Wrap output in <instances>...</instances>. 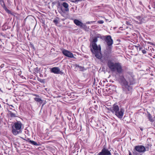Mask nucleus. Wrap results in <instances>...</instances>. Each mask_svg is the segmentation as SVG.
<instances>
[{
	"label": "nucleus",
	"mask_w": 155,
	"mask_h": 155,
	"mask_svg": "<svg viewBox=\"0 0 155 155\" xmlns=\"http://www.w3.org/2000/svg\"><path fill=\"white\" fill-rule=\"evenodd\" d=\"M51 72L56 74H60L61 71L60 70V68L58 67H54L51 68Z\"/></svg>",
	"instance_id": "obj_11"
},
{
	"label": "nucleus",
	"mask_w": 155,
	"mask_h": 155,
	"mask_svg": "<svg viewBox=\"0 0 155 155\" xmlns=\"http://www.w3.org/2000/svg\"><path fill=\"white\" fill-rule=\"evenodd\" d=\"M105 41L109 46H111L113 44V40L112 39L110 35L107 36V37Z\"/></svg>",
	"instance_id": "obj_10"
},
{
	"label": "nucleus",
	"mask_w": 155,
	"mask_h": 155,
	"mask_svg": "<svg viewBox=\"0 0 155 155\" xmlns=\"http://www.w3.org/2000/svg\"><path fill=\"white\" fill-rule=\"evenodd\" d=\"M5 9L8 13H10V11L8 10L6 7L5 8Z\"/></svg>",
	"instance_id": "obj_24"
},
{
	"label": "nucleus",
	"mask_w": 155,
	"mask_h": 155,
	"mask_svg": "<svg viewBox=\"0 0 155 155\" xmlns=\"http://www.w3.org/2000/svg\"><path fill=\"white\" fill-rule=\"evenodd\" d=\"M149 118H150V117H149ZM149 119H150V121L151 122H153V120H151L150 119V118H149Z\"/></svg>",
	"instance_id": "obj_33"
},
{
	"label": "nucleus",
	"mask_w": 155,
	"mask_h": 155,
	"mask_svg": "<svg viewBox=\"0 0 155 155\" xmlns=\"http://www.w3.org/2000/svg\"><path fill=\"white\" fill-rule=\"evenodd\" d=\"M11 106L12 107V105H10V106Z\"/></svg>",
	"instance_id": "obj_37"
},
{
	"label": "nucleus",
	"mask_w": 155,
	"mask_h": 155,
	"mask_svg": "<svg viewBox=\"0 0 155 155\" xmlns=\"http://www.w3.org/2000/svg\"><path fill=\"white\" fill-rule=\"evenodd\" d=\"M110 110L119 118L121 119L123 118L124 112L123 108H120L118 105L114 104L110 108Z\"/></svg>",
	"instance_id": "obj_3"
},
{
	"label": "nucleus",
	"mask_w": 155,
	"mask_h": 155,
	"mask_svg": "<svg viewBox=\"0 0 155 155\" xmlns=\"http://www.w3.org/2000/svg\"><path fill=\"white\" fill-rule=\"evenodd\" d=\"M91 50L92 53L94 54L97 58L100 59L101 61L104 63L105 61L104 58H102L101 54V47L100 45H97V44H90Z\"/></svg>",
	"instance_id": "obj_1"
},
{
	"label": "nucleus",
	"mask_w": 155,
	"mask_h": 155,
	"mask_svg": "<svg viewBox=\"0 0 155 155\" xmlns=\"http://www.w3.org/2000/svg\"><path fill=\"white\" fill-rule=\"evenodd\" d=\"M107 66L112 71H116L119 73H121L122 71V66L119 63H114L112 60H109L108 61Z\"/></svg>",
	"instance_id": "obj_2"
},
{
	"label": "nucleus",
	"mask_w": 155,
	"mask_h": 155,
	"mask_svg": "<svg viewBox=\"0 0 155 155\" xmlns=\"http://www.w3.org/2000/svg\"><path fill=\"white\" fill-rule=\"evenodd\" d=\"M53 22L56 24L57 25L58 23V20L56 19H55L53 20Z\"/></svg>",
	"instance_id": "obj_20"
},
{
	"label": "nucleus",
	"mask_w": 155,
	"mask_h": 155,
	"mask_svg": "<svg viewBox=\"0 0 155 155\" xmlns=\"http://www.w3.org/2000/svg\"><path fill=\"white\" fill-rule=\"evenodd\" d=\"M28 140H29V142L31 144H32V145L38 146V145L37 144V143L35 141L33 140H30L29 139H28Z\"/></svg>",
	"instance_id": "obj_17"
},
{
	"label": "nucleus",
	"mask_w": 155,
	"mask_h": 155,
	"mask_svg": "<svg viewBox=\"0 0 155 155\" xmlns=\"http://www.w3.org/2000/svg\"><path fill=\"white\" fill-rule=\"evenodd\" d=\"M141 49V48H139V50H140Z\"/></svg>",
	"instance_id": "obj_36"
},
{
	"label": "nucleus",
	"mask_w": 155,
	"mask_h": 155,
	"mask_svg": "<svg viewBox=\"0 0 155 155\" xmlns=\"http://www.w3.org/2000/svg\"><path fill=\"white\" fill-rule=\"evenodd\" d=\"M7 23H6L4 25V26H5H5L7 25Z\"/></svg>",
	"instance_id": "obj_30"
},
{
	"label": "nucleus",
	"mask_w": 155,
	"mask_h": 155,
	"mask_svg": "<svg viewBox=\"0 0 155 155\" xmlns=\"http://www.w3.org/2000/svg\"><path fill=\"white\" fill-rule=\"evenodd\" d=\"M135 150L140 153H141L145 152L146 150L145 148L143 145H138L135 146Z\"/></svg>",
	"instance_id": "obj_7"
},
{
	"label": "nucleus",
	"mask_w": 155,
	"mask_h": 155,
	"mask_svg": "<svg viewBox=\"0 0 155 155\" xmlns=\"http://www.w3.org/2000/svg\"><path fill=\"white\" fill-rule=\"evenodd\" d=\"M97 41V38L96 37H94V38L93 40L90 43V44H97L96 42Z\"/></svg>",
	"instance_id": "obj_15"
},
{
	"label": "nucleus",
	"mask_w": 155,
	"mask_h": 155,
	"mask_svg": "<svg viewBox=\"0 0 155 155\" xmlns=\"http://www.w3.org/2000/svg\"><path fill=\"white\" fill-rule=\"evenodd\" d=\"M7 110H8V112H10V111H9V110H8V108H7Z\"/></svg>",
	"instance_id": "obj_34"
},
{
	"label": "nucleus",
	"mask_w": 155,
	"mask_h": 155,
	"mask_svg": "<svg viewBox=\"0 0 155 155\" xmlns=\"http://www.w3.org/2000/svg\"><path fill=\"white\" fill-rule=\"evenodd\" d=\"M9 28V26H7V27L5 29V30H6L7 29H8Z\"/></svg>",
	"instance_id": "obj_32"
},
{
	"label": "nucleus",
	"mask_w": 155,
	"mask_h": 155,
	"mask_svg": "<svg viewBox=\"0 0 155 155\" xmlns=\"http://www.w3.org/2000/svg\"><path fill=\"white\" fill-rule=\"evenodd\" d=\"M74 22L76 25L80 27H82L83 25V24L78 19H74Z\"/></svg>",
	"instance_id": "obj_12"
},
{
	"label": "nucleus",
	"mask_w": 155,
	"mask_h": 155,
	"mask_svg": "<svg viewBox=\"0 0 155 155\" xmlns=\"http://www.w3.org/2000/svg\"><path fill=\"white\" fill-rule=\"evenodd\" d=\"M0 3L2 5V6L3 5H4V2L3 1H2V0H1L0 1Z\"/></svg>",
	"instance_id": "obj_23"
},
{
	"label": "nucleus",
	"mask_w": 155,
	"mask_h": 155,
	"mask_svg": "<svg viewBox=\"0 0 155 155\" xmlns=\"http://www.w3.org/2000/svg\"><path fill=\"white\" fill-rule=\"evenodd\" d=\"M154 10H155V7H154Z\"/></svg>",
	"instance_id": "obj_38"
},
{
	"label": "nucleus",
	"mask_w": 155,
	"mask_h": 155,
	"mask_svg": "<svg viewBox=\"0 0 155 155\" xmlns=\"http://www.w3.org/2000/svg\"><path fill=\"white\" fill-rule=\"evenodd\" d=\"M129 155H132L130 151L129 152Z\"/></svg>",
	"instance_id": "obj_31"
},
{
	"label": "nucleus",
	"mask_w": 155,
	"mask_h": 155,
	"mask_svg": "<svg viewBox=\"0 0 155 155\" xmlns=\"http://www.w3.org/2000/svg\"><path fill=\"white\" fill-rule=\"evenodd\" d=\"M95 22V21H88L86 22V23L87 24H91V23H94Z\"/></svg>",
	"instance_id": "obj_22"
},
{
	"label": "nucleus",
	"mask_w": 155,
	"mask_h": 155,
	"mask_svg": "<svg viewBox=\"0 0 155 155\" xmlns=\"http://www.w3.org/2000/svg\"><path fill=\"white\" fill-rule=\"evenodd\" d=\"M120 81L122 85L123 91L126 94L130 93L132 90V87L128 84V82L122 76L120 78Z\"/></svg>",
	"instance_id": "obj_4"
},
{
	"label": "nucleus",
	"mask_w": 155,
	"mask_h": 155,
	"mask_svg": "<svg viewBox=\"0 0 155 155\" xmlns=\"http://www.w3.org/2000/svg\"><path fill=\"white\" fill-rule=\"evenodd\" d=\"M34 100L36 101L39 103L40 104H41L43 102L42 100L39 98L35 97L34 98Z\"/></svg>",
	"instance_id": "obj_16"
},
{
	"label": "nucleus",
	"mask_w": 155,
	"mask_h": 155,
	"mask_svg": "<svg viewBox=\"0 0 155 155\" xmlns=\"http://www.w3.org/2000/svg\"><path fill=\"white\" fill-rule=\"evenodd\" d=\"M98 155H111V153L107 149L104 148L101 151L98 153Z\"/></svg>",
	"instance_id": "obj_9"
},
{
	"label": "nucleus",
	"mask_w": 155,
	"mask_h": 155,
	"mask_svg": "<svg viewBox=\"0 0 155 155\" xmlns=\"http://www.w3.org/2000/svg\"><path fill=\"white\" fill-rule=\"evenodd\" d=\"M97 23L100 24H102L104 23V21L103 20H99L97 21Z\"/></svg>",
	"instance_id": "obj_21"
},
{
	"label": "nucleus",
	"mask_w": 155,
	"mask_h": 155,
	"mask_svg": "<svg viewBox=\"0 0 155 155\" xmlns=\"http://www.w3.org/2000/svg\"><path fill=\"white\" fill-rule=\"evenodd\" d=\"M62 5L65 8V11H66L68 12L69 11V5L67 3L65 2H63L62 4Z\"/></svg>",
	"instance_id": "obj_14"
},
{
	"label": "nucleus",
	"mask_w": 155,
	"mask_h": 155,
	"mask_svg": "<svg viewBox=\"0 0 155 155\" xmlns=\"http://www.w3.org/2000/svg\"><path fill=\"white\" fill-rule=\"evenodd\" d=\"M75 66L76 68H79V69L81 70L82 69V67L81 66H79V65H78L77 64H75Z\"/></svg>",
	"instance_id": "obj_19"
},
{
	"label": "nucleus",
	"mask_w": 155,
	"mask_h": 155,
	"mask_svg": "<svg viewBox=\"0 0 155 155\" xmlns=\"http://www.w3.org/2000/svg\"><path fill=\"white\" fill-rule=\"evenodd\" d=\"M142 53L144 54L146 53V51L145 50H142Z\"/></svg>",
	"instance_id": "obj_26"
},
{
	"label": "nucleus",
	"mask_w": 155,
	"mask_h": 155,
	"mask_svg": "<svg viewBox=\"0 0 155 155\" xmlns=\"http://www.w3.org/2000/svg\"><path fill=\"white\" fill-rule=\"evenodd\" d=\"M140 130H141V131H143V128H140Z\"/></svg>",
	"instance_id": "obj_35"
},
{
	"label": "nucleus",
	"mask_w": 155,
	"mask_h": 155,
	"mask_svg": "<svg viewBox=\"0 0 155 155\" xmlns=\"http://www.w3.org/2000/svg\"><path fill=\"white\" fill-rule=\"evenodd\" d=\"M22 124L20 122H17L14 123L12 126V131L14 135H16L21 133V128Z\"/></svg>",
	"instance_id": "obj_5"
},
{
	"label": "nucleus",
	"mask_w": 155,
	"mask_h": 155,
	"mask_svg": "<svg viewBox=\"0 0 155 155\" xmlns=\"http://www.w3.org/2000/svg\"><path fill=\"white\" fill-rule=\"evenodd\" d=\"M4 64H2L1 66H0V68H3V67H4Z\"/></svg>",
	"instance_id": "obj_28"
},
{
	"label": "nucleus",
	"mask_w": 155,
	"mask_h": 155,
	"mask_svg": "<svg viewBox=\"0 0 155 155\" xmlns=\"http://www.w3.org/2000/svg\"><path fill=\"white\" fill-rule=\"evenodd\" d=\"M133 154L134 155H141V153H140L135 150L134 148L133 152Z\"/></svg>",
	"instance_id": "obj_18"
},
{
	"label": "nucleus",
	"mask_w": 155,
	"mask_h": 155,
	"mask_svg": "<svg viewBox=\"0 0 155 155\" xmlns=\"http://www.w3.org/2000/svg\"><path fill=\"white\" fill-rule=\"evenodd\" d=\"M17 112L14 110H12V111L10 110V117H17Z\"/></svg>",
	"instance_id": "obj_13"
},
{
	"label": "nucleus",
	"mask_w": 155,
	"mask_h": 155,
	"mask_svg": "<svg viewBox=\"0 0 155 155\" xmlns=\"http://www.w3.org/2000/svg\"><path fill=\"white\" fill-rule=\"evenodd\" d=\"M133 21L137 24H141L145 22L143 18L140 16H137L135 17L134 19H132Z\"/></svg>",
	"instance_id": "obj_6"
},
{
	"label": "nucleus",
	"mask_w": 155,
	"mask_h": 155,
	"mask_svg": "<svg viewBox=\"0 0 155 155\" xmlns=\"http://www.w3.org/2000/svg\"><path fill=\"white\" fill-rule=\"evenodd\" d=\"M81 1V0H74V1H73V2L74 3H76Z\"/></svg>",
	"instance_id": "obj_25"
},
{
	"label": "nucleus",
	"mask_w": 155,
	"mask_h": 155,
	"mask_svg": "<svg viewBox=\"0 0 155 155\" xmlns=\"http://www.w3.org/2000/svg\"><path fill=\"white\" fill-rule=\"evenodd\" d=\"M10 110H12V109H11V108H10Z\"/></svg>",
	"instance_id": "obj_39"
},
{
	"label": "nucleus",
	"mask_w": 155,
	"mask_h": 155,
	"mask_svg": "<svg viewBox=\"0 0 155 155\" xmlns=\"http://www.w3.org/2000/svg\"><path fill=\"white\" fill-rule=\"evenodd\" d=\"M34 95L35 96H36V97H39V96L38 95H37L36 94H34Z\"/></svg>",
	"instance_id": "obj_29"
},
{
	"label": "nucleus",
	"mask_w": 155,
	"mask_h": 155,
	"mask_svg": "<svg viewBox=\"0 0 155 155\" xmlns=\"http://www.w3.org/2000/svg\"><path fill=\"white\" fill-rule=\"evenodd\" d=\"M62 53L65 56L70 58H74L72 53L70 51L65 49H63L62 51Z\"/></svg>",
	"instance_id": "obj_8"
},
{
	"label": "nucleus",
	"mask_w": 155,
	"mask_h": 155,
	"mask_svg": "<svg viewBox=\"0 0 155 155\" xmlns=\"http://www.w3.org/2000/svg\"><path fill=\"white\" fill-rule=\"evenodd\" d=\"M126 23L127 25H130V22L129 21H126Z\"/></svg>",
	"instance_id": "obj_27"
}]
</instances>
